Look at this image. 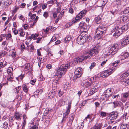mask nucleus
<instances>
[{
  "label": "nucleus",
  "mask_w": 129,
  "mask_h": 129,
  "mask_svg": "<svg viewBox=\"0 0 129 129\" xmlns=\"http://www.w3.org/2000/svg\"><path fill=\"white\" fill-rule=\"evenodd\" d=\"M82 28H83L84 30L87 31L90 28V26L88 25H87V24H85Z\"/></svg>",
  "instance_id": "nucleus-29"
},
{
  "label": "nucleus",
  "mask_w": 129,
  "mask_h": 129,
  "mask_svg": "<svg viewBox=\"0 0 129 129\" xmlns=\"http://www.w3.org/2000/svg\"><path fill=\"white\" fill-rule=\"evenodd\" d=\"M43 89H39L35 91L34 93L36 94H37L38 95V93H41L42 92H43Z\"/></svg>",
  "instance_id": "nucleus-34"
},
{
  "label": "nucleus",
  "mask_w": 129,
  "mask_h": 129,
  "mask_svg": "<svg viewBox=\"0 0 129 129\" xmlns=\"http://www.w3.org/2000/svg\"><path fill=\"white\" fill-rule=\"evenodd\" d=\"M129 75V71H127L125 73L121 75L120 77V79L121 80L126 78Z\"/></svg>",
  "instance_id": "nucleus-13"
},
{
  "label": "nucleus",
  "mask_w": 129,
  "mask_h": 129,
  "mask_svg": "<svg viewBox=\"0 0 129 129\" xmlns=\"http://www.w3.org/2000/svg\"><path fill=\"white\" fill-rule=\"evenodd\" d=\"M13 68L11 67H9L7 70V72L8 75H13Z\"/></svg>",
  "instance_id": "nucleus-23"
},
{
  "label": "nucleus",
  "mask_w": 129,
  "mask_h": 129,
  "mask_svg": "<svg viewBox=\"0 0 129 129\" xmlns=\"http://www.w3.org/2000/svg\"><path fill=\"white\" fill-rule=\"evenodd\" d=\"M107 72L106 70L102 72L101 74V76L104 78L108 76L109 75Z\"/></svg>",
  "instance_id": "nucleus-16"
},
{
  "label": "nucleus",
  "mask_w": 129,
  "mask_h": 129,
  "mask_svg": "<svg viewBox=\"0 0 129 129\" xmlns=\"http://www.w3.org/2000/svg\"><path fill=\"white\" fill-rule=\"evenodd\" d=\"M64 93L63 92L61 91L60 90L58 92L59 96L60 97H61L64 94Z\"/></svg>",
  "instance_id": "nucleus-54"
},
{
  "label": "nucleus",
  "mask_w": 129,
  "mask_h": 129,
  "mask_svg": "<svg viewBox=\"0 0 129 129\" xmlns=\"http://www.w3.org/2000/svg\"><path fill=\"white\" fill-rule=\"evenodd\" d=\"M61 19V17H60V16H58L56 20V21H55V23H57L59 21V20L60 19Z\"/></svg>",
  "instance_id": "nucleus-60"
},
{
  "label": "nucleus",
  "mask_w": 129,
  "mask_h": 129,
  "mask_svg": "<svg viewBox=\"0 0 129 129\" xmlns=\"http://www.w3.org/2000/svg\"><path fill=\"white\" fill-rule=\"evenodd\" d=\"M129 56V54L128 52H125L123 55L121 56V60H123Z\"/></svg>",
  "instance_id": "nucleus-15"
},
{
  "label": "nucleus",
  "mask_w": 129,
  "mask_h": 129,
  "mask_svg": "<svg viewBox=\"0 0 129 129\" xmlns=\"http://www.w3.org/2000/svg\"><path fill=\"white\" fill-rule=\"evenodd\" d=\"M6 102H2L1 105L4 108L7 107L8 106L7 103H6Z\"/></svg>",
  "instance_id": "nucleus-41"
},
{
  "label": "nucleus",
  "mask_w": 129,
  "mask_h": 129,
  "mask_svg": "<svg viewBox=\"0 0 129 129\" xmlns=\"http://www.w3.org/2000/svg\"><path fill=\"white\" fill-rule=\"evenodd\" d=\"M21 86H18L15 88L14 90L15 91H16V93H18L21 89Z\"/></svg>",
  "instance_id": "nucleus-38"
},
{
  "label": "nucleus",
  "mask_w": 129,
  "mask_h": 129,
  "mask_svg": "<svg viewBox=\"0 0 129 129\" xmlns=\"http://www.w3.org/2000/svg\"><path fill=\"white\" fill-rule=\"evenodd\" d=\"M73 25V23H70L67 24L65 25V26L66 28H69V27Z\"/></svg>",
  "instance_id": "nucleus-52"
},
{
  "label": "nucleus",
  "mask_w": 129,
  "mask_h": 129,
  "mask_svg": "<svg viewBox=\"0 0 129 129\" xmlns=\"http://www.w3.org/2000/svg\"><path fill=\"white\" fill-rule=\"evenodd\" d=\"M79 21V20H77V18H76L75 17V18L73 20L72 22L71 23H72L73 24V23H76L78 21Z\"/></svg>",
  "instance_id": "nucleus-61"
},
{
  "label": "nucleus",
  "mask_w": 129,
  "mask_h": 129,
  "mask_svg": "<svg viewBox=\"0 0 129 129\" xmlns=\"http://www.w3.org/2000/svg\"><path fill=\"white\" fill-rule=\"evenodd\" d=\"M23 96V94L21 93L20 94H18L17 95V98L19 100H20L22 99Z\"/></svg>",
  "instance_id": "nucleus-33"
},
{
  "label": "nucleus",
  "mask_w": 129,
  "mask_h": 129,
  "mask_svg": "<svg viewBox=\"0 0 129 129\" xmlns=\"http://www.w3.org/2000/svg\"><path fill=\"white\" fill-rule=\"evenodd\" d=\"M57 2V1L56 0H51L48 1L47 2V4H51L52 5Z\"/></svg>",
  "instance_id": "nucleus-31"
},
{
  "label": "nucleus",
  "mask_w": 129,
  "mask_h": 129,
  "mask_svg": "<svg viewBox=\"0 0 129 129\" xmlns=\"http://www.w3.org/2000/svg\"><path fill=\"white\" fill-rule=\"evenodd\" d=\"M128 125L126 124H122L121 126L120 129H128Z\"/></svg>",
  "instance_id": "nucleus-27"
},
{
  "label": "nucleus",
  "mask_w": 129,
  "mask_h": 129,
  "mask_svg": "<svg viewBox=\"0 0 129 129\" xmlns=\"http://www.w3.org/2000/svg\"><path fill=\"white\" fill-rule=\"evenodd\" d=\"M37 58L38 60L42 63L44 62L43 59L42 58V56H41L38 57H37Z\"/></svg>",
  "instance_id": "nucleus-42"
},
{
  "label": "nucleus",
  "mask_w": 129,
  "mask_h": 129,
  "mask_svg": "<svg viewBox=\"0 0 129 129\" xmlns=\"http://www.w3.org/2000/svg\"><path fill=\"white\" fill-rule=\"evenodd\" d=\"M129 43V35H127L123 39L121 42L122 46L126 45Z\"/></svg>",
  "instance_id": "nucleus-9"
},
{
  "label": "nucleus",
  "mask_w": 129,
  "mask_h": 129,
  "mask_svg": "<svg viewBox=\"0 0 129 129\" xmlns=\"http://www.w3.org/2000/svg\"><path fill=\"white\" fill-rule=\"evenodd\" d=\"M107 61V59L104 60V61L101 63V65L102 66H103L106 64Z\"/></svg>",
  "instance_id": "nucleus-58"
},
{
  "label": "nucleus",
  "mask_w": 129,
  "mask_h": 129,
  "mask_svg": "<svg viewBox=\"0 0 129 129\" xmlns=\"http://www.w3.org/2000/svg\"><path fill=\"white\" fill-rule=\"evenodd\" d=\"M97 91V89L96 88H92L90 91L89 94L90 95H92Z\"/></svg>",
  "instance_id": "nucleus-25"
},
{
  "label": "nucleus",
  "mask_w": 129,
  "mask_h": 129,
  "mask_svg": "<svg viewBox=\"0 0 129 129\" xmlns=\"http://www.w3.org/2000/svg\"><path fill=\"white\" fill-rule=\"evenodd\" d=\"M123 12L124 14H129V7L126 8L123 11Z\"/></svg>",
  "instance_id": "nucleus-36"
},
{
  "label": "nucleus",
  "mask_w": 129,
  "mask_h": 129,
  "mask_svg": "<svg viewBox=\"0 0 129 129\" xmlns=\"http://www.w3.org/2000/svg\"><path fill=\"white\" fill-rule=\"evenodd\" d=\"M119 63V61H116L114 62L113 63V66H114L115 67H116L117 66L118 64V63Z\"/></svg>",
  "instance_id": "nucleus-55"
},
{
  "label": "nucleus",
  "mask_w": 129,
  "mask_h": 129,
  "mask_svg": "<svg viewBox=\"0 0 129 129\" xmlns=\"http://www.w3.org/2000/svg\"><path fill=\"white\" fill-rule=\"evenodd\" d=\"M119 49V45L115 44L109 48V53L110 54L114 55L115 54Z\"/></svg>",
  "instance_id": "nucleus-4"
},
{
  "label": "nucleus",
  "mask_w": 129,
  "mask_h": 129,
  "mask_svg": "<svg viewBox=\"0 0 129 129\" xmlns=\"http://www.w3.org/2000/svg\"><path fill=\"white\" fill-rule=\"evenodd\" d=\"M96 65V63L95 62H93L91 64V66L89 68L90 69L93 68Z\"/></svg>",
  "instance_id": "nucleus-51"
},
{
  "label": "nucleus",
  "mask_w": 129,
  "mask_h": 129,
  "mask_svg": "<svg viewBox=\"0 0 129 129\" xmlns=\"http://www.w3.org/2000/svg\"><path fill=\"white\" fill-rule=\"evenodd\" d=\"M20 35L21 37H24L25 35V33L23 30L22 29H20L19 30Z\"/></svg>",
  "instance_id": "nucleus-30"
},
{
  "label": "nucleus",
  "mask_w": 129,
  "mask_h": 129,
  "mask_svg": "<svg viewBox=\"0 0 129 129\" xmlns=\"http://www.w3.org/2000/svg\"><path fill=\"white\" fill-rule=\"evenodd\" d=\"M114 31L115 32L113 35L114 37H117L119 36L122 33L121 27H119V26H117L114 29Z\"/></svg>",
  "instance_id": "nucleus-8"
},
{
  "label": "nucleus",
  "mask_w": 129,
  "mask_h": 129,
  "mask_svg": "<svg viewBox=\"0 0 129 129\" xmlns=\"http://www.w3.org/2000/svg\"><path fill=\"white\" fill-rule=\"evenodd\" d=\"M91 39V37L90 36H88L87 34H85L83 33L81 34L77 38L76 40L78 44L82 45L87 41H89Z\"/></svg>",
  "instance_id": "nucleus-2"
},
{
  "label": "nucleus",
  "mask_w": 129,
  "mask_h": 129,
  "mask_svg": "<svg viewBox=\"0 0 129 129\" xmlns=\"http://www.w3.org/2000/svg\"><path fill=\"white\" fill-rule=\"evenodd\" d=\"M56 37L55 36H53L51 39L50 43L51 42L56 41Z\"/></svg>",
  "instance_id": "nucleus-53"
},
{
  "label": "nucleus",
  "mask_w": 129,
  "mask_h": 129,
  "mask_svg": "<svg viewBox=\"0 0 129 129\" xmlns=\"http://www.w3.org/2000/svg\"><path fill=\"white\" fill-rule=\"evenodd\" d=\"M106 115V113L105 112H101L100 113V116L102 117H105Z\"/></svg>",
  "instance_id": "nucleus-45"
},
{
  "label": "nucleus",
  "mask_w": 129,
  "mask_h": 129,
  "mask_svg": "<svg viewBox=\"0 0 129 129\" xmlns=\"http://www.w3.org/2000/svg\"><path fill=\"white\" fill-rule=\"evenodd\" d=\"M72 103V101H70L68 103V106L67 108V109L65 113H66V114H68L70 112V109L71 107V105Z\"/></svg>",
  "instance_id": "nucleus-12"
},
{
  "label": "nucleus",
  "mask_w": 129,
  "mask_h": 129,
  "mask_svg": "<svg viewBox=\"0 0 129 129\" xmlns=\"http://www.w3.org/2000/svg\"><path fill=\"white\" fill-rule=\"evenodd\" d=\"M68 115L66 114V113H64L63 118L61 121L62 123H63L65 122L66 119L67 118Z\"/></svg>",
  "instance_id": "nucleus-26"
},
{
  "label": "nucleus",
  "mask_w": 129,
  "mask_h": 129,
  "mask_svg": "<svg viewBox=\"0 0 129 129\" xmlns=\"http://www.w3.org/2000/svg\"><path fill=\"white\" fill-rule=\"evenodd\" d=\"M82 17L81 15H80L79 13L76 16V18H77V20H79Z\"/></svg>",
  "instance_id": "nucleus-46"
},
{
  "label": "nucleus",
  "mask_w": 129,
  "mask_h": 129,
  "mask_svg": "<svg viewBox=\"0 0 129 129\" xmlns=\"http://www.w3.org/2000/svg\"><path fill=\"white\" fill-rule=\"evenodd\" d=\"M97 47H95L89 52L84 53V55L75 59L74 60V62L75 63L76 62L77 63H78L88 58H89L91 56H94L98 53L99 50V49Z\"/></svg>",
  "instance_id": "nucleus-1"
},
{
  "label": "nucleus",
  "mask_w": 129,
  "mask_h": 129,
  "mask_svg": "<svg viewBox=\"0 0 129 129\" xmlns=\"http://www.w3.org/2000/svg\"><path fill=\"white\" fill-rule=\"evenodd\" d=\"M95 22L97 24H99L101 22V18L99 16L95 18Z\"/></svg>",
  "instance_id": "nucleus-21"
},
{
  "label": "nucleus",
  "mask_w": 129,
  "mask_h": 129,
  "mask_svg": "<svg viewBox=\"0 0 129 129\" xmlns=\"http://www.w3.org/2000/svg\"><path fill=\"white\" fill-rule=\"evenodd\" d=\"M129 94L127 93H125L123 94V96L122 98H125L124 101H125L126 99L128 96Z\"/></svg>",
  "instance_id": "nucleus-43"
},
{
  "label": "nucleus",
  "mask_w": 129,
  "mask_h": 129,
  "mask_svg": "<svg viewBox=\"0 0 129 129\" xmlns=\"http://www.w3.org/2000/svg\"><path fill=\"white\" fill-rule=\"evenodd\" d=\"M82 69L80 67L76 68L75 72L74 75L72 77V79L73 82H75L76 79L80 77L82 75Z\"/></svg>",
  "instance_id": "nucleus-5"
},
{
  "label": "nucleus",
  "mask_w": 129,
  "mask_h": 129,
  "mask_svg": "<svg viewBox=\"0 0 129 129\" xmlns=\"http://www.w3.org/2000/svg\"><path fill=\"white\" fill-rule=\"evenodd\" d=\"M7 54V52L5 51H4L2 53L0 54V56L1 57H3L5 55Z\"/></svg>",
  "instance_id": "nucleus-50"
},
{
  "label": "nucleus",
  "mask_w": 129,
  "mask_h": 129,
  "mask_svg": "<svg viewBox=\"0 0 129 129\" xmlns=\"http://www.w3.org/2000/svg\"><path fill=\"white\" fill-rule=\"evenodd\" d=\"M47 7V4H43L42 5V9L44 10Z\"/></svg>",
  "instance_id": "nucleus-64"
},
{
  "label": "nucleus",
  "mask_w": 129,
  "mask_h": 129,
  "mask_svg": "<svg viewBox=\"0 0 129 129\" xmlns=\"http://www.w3.org/2000/svg\"><path fill=\"white\" fill-rule=\"evenodd\" d=\"M119 26V27H121V29L122 32L126 31L128 29V27L127 25H124L122 27H121L120 26Z\"/></svg>",
  "instance_id": "nucleus-20"
},
{
  "label": "nucleus",
  "mask_w": 129,
  "mask_h": 129,
  "mask_svg": "<svg viewBox=\"0 0 129 129\" xmlns=\"http://www.w3.org/2000/svg\"><path fill=\"white\" fill-rule=\"evenodd\" d=\"M30 65V64L29 63H27L25 64V68L26 70H27L29 69Z\"/></svg>",
  "instance_id": "nucleus-44"
},
{
  "label": "nucleus",
  "mask_w": 129,
  "mask_h": 129,
  "mask_svg": "<svg viewBox=\"0 0 129 129\" xmlns=\"http://www.w3.org/2000/svg\"><path fill=\"white\" fill-rule=\"evenodd\" d=\"M39 35V34H32L31 36V38L34 40H35L37 38V37Z\"/></svg>",
  "instance_id": "nucleus-35"
},
{
  "label": "nucleus",
  "mask_w": 129,
  "mask_h": 129,
  "mask_svg": "<svg viewBox=\"0 0 129 129\" xmlns=\"http://www.w3.org/2000/svg\"><path fill=\"white\" fill-rule=\"evenodd\" d=\"M60 78L59 77H57L54 80V82L56 83L57 84L58 83V81L59 80V79Z\"/></svg>",
  "instance_id": "nucleus-48"
},
{
  "label": "nucleus",
  "mask_w": 129,
  "mask_h": 129,
  "mask_svg": "<svg viewBox=\"0 0 129 129\" xmlns=\"http://www.w3.org/2000/svg\"><path fill=\"white\" fill-rule=\"evenodd\" d=\"M115 70V69L114 68L112 67L111 68L107 69V71L109 75L112 73Z\"/></svg>",
  "instance_id": "nucleus-24"
},
{
  "label": "nucleus",
  "mask_w": 129,
  "mask_h": 129,
  "mask_svg": "<svg viewBox=\"0 0 129 129\" xmlns=\"http://www.w3.org/2000/svg\"><path fill=\"white\" fill-rule=\"evenodd\" d=\"M87 12V10H84L81 11L79 13L83 17L86 14Z\"/></svg>",
  "instance_id": "nucleus-32"
},
{
  "label": "nucleus",
  "mask_w": 129,
  "mask_h": 129,
  "mask_svg": "<svg viewBox=\"0 0 129 129\" xmlns=\"http://www.w3.org/2000/svg\"><path fill=\"white\" fill-rule=\"evenodd\" d=\"M69 119L68 123H69V125L70 126L71 125L74 119V117L73 116L72 114L70 115H69Z\"/></svg>",
  "instance_id": "nucleus-19"
},
{
  "label": "nucleus",
  "mask_w": 129,
  "mask_h": 129,
  "mask_svg": "<svg viewBox=\"0 0 129 129\" xmlns=\"http://www.w3.org/2000/svg\"><path fill=\"white\" fill-rule=\"evenodd\" d=\"M7 81L6 82H5V84H7V81H11L13 79V75H8V76H7Z\"/></svg>",
  "instance_id": "nucleus-22"
},
{
  "label": "nucleus",
  "mask_w": 129,
  "mask_h": 129,
  "mask_svg": "<svg viewBox=\"0 0 129 129\" xmlns=\"http://www.w3.org/2000/svg\"><path fill=\"white\" fill-rule=\"evenodd\" d=\"M48 13L47 12H44L43 14V16L45 18H46L48 16Z\"/></svg>",
  "instance_id": "nucleus-57"
},
{
  "label": "nucleus",
  "mask_w": 129,
  "mask_h": 129,
  "mask_svg": "<svg viewBox=\"0 0 129 129\" xmlns=\"http://www.w3.org/2000/svg\"><path fill=\"white\" fill-rule=\"evenodd\" d=\"M118 116L117 112L116 111L113 112L111 113V116L112 119H116Z\"/></svg>",
  "instance_id": "nucleus-11"
},
{
  "label": "nucleus",
  "mask_w": 129,
  "mask_h": 129,
  "mask_svg": "<svg viewBox=\"0 0 129 129\" xmlns=\"http://www.w3.org/2000/svg\"><path fill=\"white\" fill-rule=\"evenodd\" d=\"M22 114L19 113H16L14 114L15 118L17 120H19L20 119V117Z\"/></svg>",
  "instance_id": "nucleus-17"
},
{
  "label": "nucleus",
  "mask_w": 129,
  "mask_h": 129,
  "mask_svg": "<svg viewBox=\"0 0 129 129\" xmlns=\"http://www.w3.org/2000/svg\"><path fill=\"white\" fill-rule=\"evenodd\" d=\"M102 127V124L101 123L96 124L91 129H100Z\"/></svg>",
  "instance_id": "nucleus-18"
},
{
  "label": "nucleus",
  "mask_w": 129,
  "mask_h": 129,
  "mask_svg": "<svg viewBox=\"0 0 129 129\" xmlns=\"http://www.w3.org/2000/svg\"><path fill=\"white\" fill-rule=\"evenodd\" d=\"M93 84V82L91 79L84 80L82 83V85L85 88H87L91 86Z\"/></svg>",
  "instance_id": "nucleus-7"
},
{
  "label": "nucleus",
  "mask_w": 129,
  "mask_h": 129,
  "mask_svg": "<svg viewBox=\"0 0 129 129\" xmlns=\"http://www.w3.org/2000/svg\"><path fill=\"white\" fill-rule=\"evenodd\" d=\"M127 18L128 17L127 16L123 15L120 17L119 18V20L121 22H123L126 21L127 20Z\"/></svg>",
  "instance_id": "nucleus-14"
},
{
  "label": "nucleus",
  "mask_w": 129,
  "mask_h": 129,
  "mask_svg": "<svg viewBox=\"0 0 129 129\" xmlns=\"http://www.w3.org/2000/svg\"><path fill=\"white\" fill-rule=\"evenodd\" d=\"M124 82L125 85L126 86L129 85V79L125 80Z\"/></svg>",
  "instance_id": "nucleus-47"
},
{
  "label": "nucleus",
  "mask_w": 129,
  "mask_h": 129,
  "mask_svg": "<svg viewBox=\"0 0 129 129\" xmlns=\"http://www.w3.org/2000/svg\"><path fill=\"white\" fill-rule=\"evenodd\" d=\"M85 24L84 22H81L79 24V26L82 28L83 27L84 25Z\"/></svg>",
  "instance_id": "nucleus-62"
},
{
  "label": "nucleus",
  "mask_w": 129,
  "mask_h": 129,
  "mask_svg": "<svg viewBox=\"0 0 129 129\" xmlns=\"http://www.w3.org/2000/svg\"><path fill=\"white\" fill-rule=\"evenodd\" d=\"M86 102H87L86 101H84L82 103L81 105H79V107L80 108H81V106H84Z\"/></svg>",
  "instance_id": "nucleus-59"
},
{
  "label": "nucleus",
  "mask_w": 129,
  "mask_h": 129,
  "mask_svg": "<svg viewBox=\"0 0 129 129\" xmlns=\"http://www.w3.org/2000/svg\"><path fill=\"white\" fill-rule=\"evenodd\" d=\"M8 126V123L6 122H5L3 124V127L4 129H6L7 128Z\"/></svg>",
  "instance_id": "nucleus-37"
},
{
  "label": "nucleus",
  "mask_w": 129,
  "mask_h": 129,
  "mask_svg": "<svg viewBox=\"0 0 129 129\" xmlns=\"http://www.w3.org/2000/svg\"><path fill=\"white\" fill-rule=\"evenodd\" d=\"M106 28L102 26H99L96 30L95 35L97 37L101 35L103 33H105L106 32Z\"/></svg>",
  "instance_id": "nucleus-6"
},
{
  "label": "nucleus",
  "mask_w": 129,
  "mask_h": 129,
  "mask_svg": "<svg viewBox=\"0 0 129 129\" xmlns=\"http://www.w3.org/2000/svg\"><path fill=\"white\" fill-rule=\"evenodd\" d=\"M65 12L64 11V10H62L61 12L60 13V14L58 16H60V17H61V18H62L63 16V14Z\"/></svg>",
  "instance_id": "nucleus-49"
},
{
  "label": "nucleus",
  "mask_w": 129,
  "mask_h": 129,
  "mask_svg": "<svg viewBox=\"0 0 129 129\" xmlns=\"http://www.w3.org/2000/svg\"><path fill=\"white\" fill-rule=\"evenodd\" d=\"M23 90L24 92L27 93L28 91V89L27 88L26 85H24L23 87Z\"/></svg>",
  "instance_id": "nucleus-40"
},
{
  "label": "nucleus",
  "mask_w": 129,
  "mask_h": 129,
  "mask_svg": "<svg viewBox=\"0 0 129 129\" xmlns=\"http://www.w3.org/2000/svg\"><path fill=\"white\" fill-rule=\"evenodd\" d=\"M23 27L24 29L26 30L29 27V26L27 25V24H26L23 25Z\"/></svg>",
  "instance_id": "nucleus-56"
},
{
  "label": "nucleus",
  "mask_w": 129,
  "mask_h": 129,
  "mask_svg": "<svg viewBox=\"0 0 129 129\" xmlns=\"http://www.w3.org/2000/svg\"><path fill=\"white\" fill-rule=\"evenodd\" d=\"M71 64V61L67 62L66 64L61 65L59 67L57 73L61 75H64L68 69L69 68Z\"/></svg>",
  "instance_id": "nucleus-3"
},
{
  "label": "nucleus",
  "mask_w": 129,
  "mask_h": 129,
  "mask_svg": "<svg viewBox=\"0 0 129 129\" xmlns=\"http://www.w3.org/2000/svg\"><path fill=\"white\" fill-rule=\"evenodd\" d=\"M113 103L114 105V107L116 108L118 106L119 104V101H114Z\"/></svg>",
  "instance_id": "nucleus-39"
},
{
  "label": "nucleus",
  "mask_w": 129,
  "mask_h": 129,
  "mask_svg": "<svg viewBox=\"0 0 129 129\" xmlns=\"http://www.w3.org/2000/svg\"><path fill=\"white\" fill-rule=\"evenodd\" d=\"M71 39V37L70 36H67L63 40V41L64 43L67 42V41H69Z\"/></svg>",
  "instance_id": "nucleus-28"
},
{
  "label": "nucleus",
  "mask_w": 129,
  "mask_h": 129,
  "mask_svg": "<svg viewBox=\"0 0 129 129\" xmlns=\"http://www.w3.org/2000/svg\"><path fill=\"white\" fill-rule=\"evenodd\" d=\"M111 91V89L108 88L104 92V94L106 97H109L111 95L112 93Z\"/></svg>",
  "instance_id": "nucleus-10"
},
{
  "label": "nucleus",
  "mask_w": 129,
  "mask_h": 129,
  "mask_svg": "<svg viewBox=\"0 0 129 129\" xmlns=\"http://www.w3.org/2000/svg\"><path fill=\"white\" fill-rule=\"evenodd\" d=\"M49 111V110L48 109H46L44 113V114L45 115H47L48 113V112Z\"/></svg>",
  "instance_id": "nucleus-63"
}]
</instances>
